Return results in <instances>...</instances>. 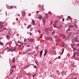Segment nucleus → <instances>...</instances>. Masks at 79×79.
<instances>
[{
    "label": "nucleus",
    "instance_id": "nucleus-1",
    "mask_svg": "<svg viewBox=\"0 0 79 79\" xmlns=\"http://www.w3.org/2000/svg\"><path fill=\"white\" fill-rule=\"evenodd\" d=\"M49 16L48 15L47 13H46L45 15H44V17L45 19H48V18Z\"/></svg>",
    "mask_w": 79,
    "mask_h": 79
},
{
    "label": "nucleus",
    "instance_id": "nucleus-2",
    "mask_svg": "<svg viewBox=\"0 0 79 79\" xmlns=\"http://www.w3.org/2000/svg\"><path fill=\"white\" fill-rule=\"evenodd\" d=\"M73 27H74V26L72 25H69L68 26V27H69V29H68V30L69 31H70L71 30V29H70V28H73Z\"/></svg>",
    "mask_w": 79,
    "mask_h": 79
},
{
    "label": "nucleus",
    "instance_id": "nucleus-3",
    "mask_svg": "<svg viewBox=\"0 0 79 79\" xmlns=\"http://www.w3.org/2000/svg\"><path fill=\"white\" fill-rule=\"evenodd\" d=\"M11 35V34H10V32H8V34L6 35V37L7 39H10V36Z\"/></svg>",
    "mask_w": 79,
    "mask_h": 79
},
{
    "label": "nucleus",
    "instance_id": "nucleus-4",
    "mask_svg": "<svg viewBox=\"0 0 79 79\" xmlns=\"http://www.w3.org/2000/svg\"><path fill=\"white\" fill-rule=\"evenodd\" d=\"M46 40H52V38L51 37H48L45 38Z\"/></svg>",
    "mask_w": 79,
    "mask_h": 79
},
{
    "label": "nucleus",
    "instance_id": "nucleus-5",
    "mask_svg": "<svg viewBox=\"0 0 79 79\" xmlns=\"http://www.w3.org/2000/svg\"><path fill=\"white\" fill-rule=\"evenodd\" d=\"M59 35H60V36L62 37L63 39H64L65 38V35H63V34H62V33H60Z\"/></svg>",
    "mask_w": 79,
    "mask_h": 79
},
{
    "label": "nucleus",
    "instance_id": "nucleus-6",
    "mask_svg": "<svg viewBox=\"0 0 79 79\" xmlns=\"http://www.w3.org/2000/svg\"><path fill=\"white\" fill-rule=\"evenodd\" d=\"M44 52H45V53L44 55V56H45L46 55H47V52H48V51L46 49L45 50Z\"/></svg>",
    "mask_w": 79,
    "mask_h": 79
},
{
    "label": "nucleus",
    "instance_id": "nucleus-7",
    "mask_svg": "<svg viewBox=\"0 0 79 79\" xmlns=\"http://www.w3.org/2000/svg\"><path fill=\"white\" fill-rule=\"evenodd\" d=\"M28 41L29 42H33V41H34V40H33V39H32V38H31V39H28Z\"/></svg>",
    "mask_w": 79,
    "mask_h": 79
},
{
    "label": "nucleus",
    "instance_id": "nucleus-8",
    "mask_svg": "<svg viewBox=\"0 0 79 79\" xmlns=\"http://www.w3.org/2000/svg\"><path fill=\"white\" fill-rule=\"evenodd\" d=\"M75 42H79V39L77 37L76 38H75Z\"/></svg>",
    "mask_w": 79,
    "mask_h": 79
},
{
    "label": "nucleus",
    "instance_id": "nucleus-9",
    "mask_svg": "<svg viewBox=\"0 0 79 79\" xmlns=\"http://www.w3.org/2000/svg\"><path fill=\"white\" fill-rule=\"evenodd\" d=\"M56 46H57L58 45V44H59L60 41L59 40H56Z\"/></svg>",
    "mask_w": 79,
    "mask_h": 79
},
{
    "label": "nucleus",
    "instance_id": "nucleus-10",
    "mask_svg": "<svg viewBox=\"0 0 79 79\" xmlns=\"http://www.w3.org/2000/svg\"><path fill=\"white\" fill-rule=\"evenodd\" d=\"M43 53V51H41L40 52V57L42 58V53Z\"/></svg>",
    "mask_w": 79,
    "mask_h": 79
},
{
    "label": "nucleus",
    "instance_id": "nucleus-11",
    "mask_svg": "<svg viewBox=\"0 0 79 79\" xmlns=\"http://www.w3.org/2000/svg\"><path fill=\"white\" fill-rule=\"evenodd\" d=\"M48 28L47 27L45 28L44 29V31L45 32H47V31H48Z\"/></svg>",
    "mask_w": 79,
    "mask_h": 79
},
{
    "label": "nucleus",
    "instance_id": "nucleus-12",
    "mask_svg": "<svg viewBox=\"0 0 79 79\" xmlns=\"http://www.w3.org/2000/svg\"><path fill=\"white\" fill-rule=\"evenodd\" d=\"M76 52H74L73 55V58H75V57H76Z\"/></svg>",
    "mask_w": 79,
    "mask_h": 79
},
{
    "label": "nucleus",
    "instance_id": "nucleus-13",
    "mask_svg": "<svg viewBox=\"0 0 79 79\" xmlns=\"http://www.w3.org/2000/svg\"><path fill=\"white\" fill-rule=\"evenodd\" d=\"M22 15H23V16H25L26 15V14H25V12H23L22 13Z\"/></svg>",
    "mask_w": 79,
    "mask_h": 79
},
{
    "label": "nucleus",
    "instance_id": "nucleus-14",
    "mask_svg": "<svg viewBox=\"0 0 79 79\" xmlns=\"http://www.w3.org/2000/svg\"><path fill=\"white\" fill-rule=\"evenodd\" d=\"M12 61L13 62V63H15V58L14 57L13 58V59H12Z\"/></svg>",
    "mask_w": 79,
    "mask_h": 79
},
{
    "label": "nucleus",
    "instance_id": "nucleus-15",
    "mask_svg": "<svg viewBox=\"0 0 79 79\" xmlns=\"http://www.w3.org/2000/svg\"><path fill=\"white\" fill-rule=\"evenodd\" d=\"M15 44H16V46H18V47H21V44H17V43H15Z\"/></svg>",
    "mask_w": 79,
    "mask_h": 79
},
{
    "label": "nucleus",
    "instance_id": "nucleus-16",
    "mask_svg": "<svg viewBox=\"0 0 79 79\" xmlns=\"http://www.w3.org/2000/svg\"><path fill=\"white\" fill-rule=\"evenodd\" d=\"M42 18V15H40L38 19H41Z\"/></svg>",
    "mask_w": 79,
    "mask_h": 79
},
{
    "label": "nucleus",
    "instance_id": "nucleus-17",
    "mask_svg": "<svg viewBox=\"0 0 79 79\" xmlns=\"http://www.w3.org/2000/svg\"><path fill=\"white\" fill-rule=\"evenodd\" d=\"M76 55L77 56H79V52H76Z\"/></svg>",
    "mask_w": 79,
    "mask_h": 79
},
{
    "label": "nucleus",
    "instance_id": "nucleus-18",
    "mask_svg": "<svg viewBox=\"0 0 79 79\" xmlns=\"http://www.w3.org/2000/svg\"><path fill=\"white\" fill-rule=\"evenodd\" d=\"M35 23V21L34 20H32V24L33 25H34V23Z\"/></svg>",
    "mask_w": 79,
    "mask_h": 79
},
{
    "label": "nucleus",
    "instance_id": "nucleus-19",
    "mask_svg": "<svg viewBox=\"0 0 79 79\" xmlns=\"http://www.w3.org/2000/svg\"><path fill=\"white\" fill-rule=\"evenodd\" d=\"M54 38H55V39H56L57 37H58V35H56L54 36H53Z\"/></svg>",
    "mask_w": 79,
    "mask_h": 79
},
{
    "label": "nucleus",
    "instance_id": "nucleus-20",
    "mask_svg": "<svg viewBox=\"0 0 79 79\" xmlns=\"http://www.w3.org/2000/svg\"><path fill=\"white\" fill-rule=\"evenodd\" d=\"M55 34V31H54L52 33V35H54Z\"/></svg>",
    "mask_w": 79,
    "mask_h": 79
},
{
    "label": "nucleus",
    "instance_id": "nucleus-21",
    "mask_svg": "<svg viewBox=\"0 0 79 79\" xmlns=\"http://www.w3.org/2000/svg\"><path fill=\"white\" fill-rule=\"evenodd\" d=\"M56 72H57V73L58 74V75L60 76V72H58V71H56Z\"/></svg>",
    "mask_w": 79,
    "mask_h": 79
},
{
    "label": "nucleus",
    "instance_id": "nucleus-22",
    "mask_svg": "<svg viewBox=\"0 0 79 79\" xmlns=\"http://www.w3.org/2000/svg\"><path fill=\"white\" fill-rule=\"evenodd\" d=\"M16 48H15L12 49V50H11V52H13L15 51V50Z\"/></svg>",
    "mask_w": 79,
    "mask_h": 79
},
{
    "label": "nucleus",
    "instance_id": "nucleus-23",
    "mask_svg": "<svg viewBox=\"0 0 79 79\" xmlns=\"http://www.w3.org/2000/svg\"><path fill=\"white\" fill-rule=\"evenodd\" d=\"M64 48H62V53L60 54V55H63V52H64Z\"/></svg>",
    "mask_w": 79,
    "mask_h": 79
},
{
    "label": "nucleus",
    "instance_id": "nucleus-24",
    "mask_svg": "<svg viewBox=\"0 0 79 79\" xmlns=\"http://www.w3.org/2000/svg\"><path fill=\"white\" fill-rule=\"evenodd\" d=\"M43 21L44 23H45V19H44L43 18Z\"/></svg>",
    "mask_w": 79,
    "mask_h": 79
},
{
    "label": "nucleus",
    "instance_id": "nucleus-25",
    "mask_svg": "<svg viewBox=\"0 0 79 79\" xmlns=\"http://www.w3.org/2000/svg\"><path fill=\"white\" fill-rule=\"evenodd\" d=\"M58 22V21H55L54 22V23L55 24H56Z\"/></svg>",
    "mask_w": 79,
    "mask_h": 79
},
{
    "label": "nucleus",
    "instance_id": "nucleus-26",
    "mask_svg": "<svg viewBox=\"0 0 79 79\" xmlns=\"http://www.w3.org/2000/svg\"><path fill=\"white\" fill-rule=\"evenodd\" d=\"M12 69H15V65H14L13 66H12Z\"/></svg>",
    "mask_w": 79,
    "mask_h": 79
},
{
    "label": "nucleus",
    "instance_id": "nucleus-27",
    "mask_svg": "<svg viewBox=\"0 0 79 79\" xmlns=\"http://www.w3.org/2000/svg\"><path fill=\"white\" fill-rule=\"evenodd\" d=\"M3 44V43H2V42H0V45H2Z\"/></svg>",
    "mask_w": 79,
    "mask_h": 79
},
{
    "label": "nucleus",
    "instance_id": "nucleus-28",
    "mask_svg": "<svg viewBox=\"0 0 79 79\" xmlns=\"http://www.w3.org/2000/svg\"><path fill=\"white\" fill-rule=\"evenodd\" d=\"M28 53L29 55H33V53H32L31 52H29Z\"/></svg>",
    "mask_w": 79,
    "mask_h": 79
},
{
    "label": "nucleus",
    "instance_id": "nucleus-29",
    "mask_svg": "<svg viewBox=\"0 0 79 79\" xmlns=\"http://www.w3.org/2000/svg\"><path fill=\"white\" fill-rule=\"evenodd\" d=\"M31 27V25H28V28H30V27Z\"/></svg>",
    "mask_w": 79,
    "mask_h": 79
},
{
    "label": "nucleus",
    "instance_id": "nucleus-30",
    "mask_svg": "<svg viewBox=\"0 0 79 79\" xmlns=\"http://www.w3.org/2000/svg\"><path fill=\"white\" fill-rule=\"evenodd\" d=\"M8 29V28L6 27L5 28H4V29L3 30V31H4V30H5V29H6V30Z\"/></svg>",
    "mask_w": 79,
    "mask_h": 79
},
{
    "label": "nucleus",
    "instance_id": "nucleus-31",
    "mask_svg": "<svg viewBox=\"0 0 79 79\" xmlns=\"http://www.w3.org/2000/svg\"><path fill=\"white\" fill-rule=\"evenodd\" d=\"M35 63L37 64V66H39V64L37 63V62L36 61H35Z\"/></svg>",
    "mask_w": 79,
    "mask_h": 79
},
{
    "label": "nucleus",
    "instance_id": "nucleus-32",
    "mask_svg": "<svg viewBox=\"0 0 79 79\" xmlns=\"http://www.w3.org/2000/svg\"><path fill=\"white\" fill-rule=\"evenodd\" d=\"M76 46H77V47H79V44H76Z\"/></svg>",
    "mask_w": 79,
    "mask_h": 79
},
{
    "label": "nucleus",
    "instance_id": "nucleus-33",
    "mask_svg": "<svg viewBox=\"0 0 79 79\" xmlns=\"http://www.w3.org/2000/svg\"><path fill=\"white\" fill-rule=\"evenodd\" d=\"M23 73H25V74H26V71H23Z\"/></svg>",
    "mask_w": 79,
    "mask_h": 79
},
{
    "label": "nucleus",
    "instance_id": "nucleus-34",
    "mask_svg": "<svg viewBox=\"0 0 79 79\" xmlns=\"http://www.w3.org/2000/svg\"><path fill=\"white\" fill-rule=\"evenodd\" d=\"M64 73H65L63 71L62 72L61 74H64Z\"/></svg>",
    "mask_w": 79,
    "mask_h": 79
},
{
    "label": "nucleus",
    "instance_id": "nucleus-35",
    "mask_svg": "<svg viewBox=\"0 0 79 79\" xmlns=\"http://www.w3.org/2000/svg\"><path fill=\"white\" fill-rule=\"evenodd\" d=\"M18 44H21V42H20L19 40H18Z\"/></svg>",
    "mask_w": 79,
    "mask_h": 79
},
{
    "label": "nucleus",
    "instance_id": "nucleus-36",
    "mask_svg": "<svg viewBox=\"0 0 79 79\" xmlns=\"http://www.w3.org/2000/svg\"><path fill=\"white\" fill-rule=\"evenodd\" d=\"M31 73H28L27 74V75H31Z\"/></svg>",
    "mask_w": 79,
    "mask_h": 79
},
{
    "label": "nucleus",
    "instance_id": "nucleus-37",
    "mask_svg": "<svg viewBox=\"0 0 79 79\" xmlns=\"http://www.w3.org/2000/svg\"><path fill=\"white\" fill-rule=\"evenodd\" d=\"M27 40H26V39H25L24 40V42H26Z\"/></svg>",
    "mask_w": 79,
    "mask_h": 79
},
{
    "label": "nucleus",
    "instance_id": "nucleus-38",
    "mask_svg": "<svg viewBox=\"0 0 79 79\" xmlns=\"http://www.w3.org/2000/svg\"><path fill=\"white\" fill-rule=\"evenodd\" d=\"M0 23L1 24H4V22H0Z\"/></svg>",
    "mask_w": 79,
    "mask_h": 79
},
{
    "label": "nucleus",
    "instance_id": "nucleus-39",
    "mask_svg": "<svg viewBox=\"0 0 79 79\" xmlns=\"http://www.w3.org/2000/svg\"><path fill=\"white\" fill-rule=\"evenodd\" d=\"M36 74H35V75H34L32 76L33 77H34V76H35V75H36Z\"/></svg>",
    "mask_w": 79,
    "mask_h": 79
},
{
    "label": "nucleus",
    "instance_id": "nucleus-40",
    "mask_svg": "<svg viewBox=\"0 0 79 79\" xmlns=\"http://www.w3.org/2000/svg\"><path fill=\"white\" fill-rule=\"evenodd\" d=\"M2 27H2V26L1 27H0V29H2Z\"/></svg>",
    "mask_w": 79,
    "mask_h": 79
},
{
    "label": "nucleus",
    "instance_id": "nucleus-41",
    "mask_svg": "<svg viewBox=\"0 0 79 79\" xmlns=\"http://www.w3.org/2000/svg\"><path fill=\"white\" fill-rule=\"evenodd\" d=\"M38 49H39V47L38 46L37 48V51L38 50Z\"/></svg>",
    "mask_w": 79,
    "mask_h": 79
},
{
    "label": "nucleus",
    "instance_id": "nucleus-42",
    "mask_svg": "<svg viewBox=\"0 0 79 79\" xmlns=\"http://www.w3.org/2000/svg\"><path fill=\"white\" fill-rule=\"evenodd\" d=\"M27 67H29V66H27L26 67H25L24 68L25 69V68H27Z\"/></svg>",
    "mask_w": 79,
    "mask_h": 79
},
{
    "label": "nucleus",
    "instance_id": "nucleus-43",
    "mask_svg": "<svg viewBox=\"0 0 79 79\" xmlns=\"http://www.w3.org/2000/svg\"><path fill=\"white\" fill-rule=\"evenodd\" d=\"M74 50H76V48L75 47L74 48Z\"/></svg>",
    "mask_w": 79,
    "mask_h": 79
},
{
    "label": "nucleus",
    "instance_id": "nucleus-44",
    "mask_svg": "<svg viewBox=\"0 0 79 79\" xmlns=\"http://www.w3.org/2000/svg\"><path fill=\"white\" fill-rule=\"evenodd\" d=\"M68 17L69 19H70V18H71V17H70V16H68Z\"/></svg>",
    "mask_w": 79,
    "mask_h": 79
},
{
    "label": "nucleus",
    "instance_id": "nucleus-45",
    "mask_svg": "<svg viewBox=\"0 0 79 79\" xmlns=\"http://www.w3.org/2000/svg\"><path fill=\"white\" fill-rule=\"evenodd\" d=\"M38 32H39V33H40V30H38Z\"/></svg>",
    "mask_w": 79,
    "mask_h": 79
},
{
    "label": "nucleus",
    "instance_id": "nucleus-46",
    "mask_svg": "<svg viewBox=\"0 0 79 79\" xmlns=\"http://www.w3.org/2000/svg\"><path fill=\"white\" fill-rule=\"evenodd\" d=\"M39 13V11H37L36 13H37V14L38 13Z\"/></svg>",
    "mask_w": 79,
    "mask_h": 79
},
{
    "label": "nucleus",
    "instance_id": "nucleus-47",
    "mask_svg": "<svg viewBox=\"0 0 79 79\" xmlns=\"http://www.w3.org/2000/svg\"><path fill=\"white\" fill-rule=\"evenodd\" d=\"M54 27H55V28H56V27H56V26H55V25H54Z\"/></svg>",
    "mask_w": 79,
    "mask_h": 79
},
{
    "label": "nucleus",
    "instance_id": "nucleus-48",
    "mask_svg": "<svg viewBox=\"0 0 79 79\" xmlns=\"http://www.w3.org/2000/svg\"><path fill=\"white\" fill-rule=\"evenodd\" d=\"M58 58L59 59H60V58H61V56H59V57H58Z\"/></svg>",
    "mask_w": 79,
    "mask_h": 79
},
{
    "label": "nucleus",
    "instance_id": "nucleus-49",
    "mask_svg": "<svg viewBox=\"0 0 79 79\" xmlns=\"http://www.w3.org/2000/svg\"><path fill=\"white\" fill-rule=\"evenodd\" d=\"M18 16H19V17H20V15L19 14H18Z\"/></svg>",
    "mask_w": 79,
    "mask_h": 79
},
{
    "label": "nucleus",
    "instance_id": "nucleus-50",
    "mask_svg": "<svg viewBox=\"0 0 79 79\" xmlns=\"http://www.w3.org/2000/svg\"><path fill=\"white\" fill-rule=\"evenodd\" d=\"M3 30H0V32H2Z\"/></svg>",
    "mask_w": 79,
    "mask_h": 79
},
{
    "label": "nucleus",
    "instance_id": "nucleus-51",
    "mask_svg": "<svg viewBox=\"0 0 79 79\" xmlns=\"http://www.w3.org/2000/svg\"><path fill=\"white\" fill-rule=\"evenodd\" d=\"M10 8H13V6H10Z\"/></svg>",
    "mask_w": 79,
    "mask_h": 79
},
{
    "label": "nucleus",
    "instance_id": "nucleus-52",
    "mask_svg": "<svg viewBox=\"0 0 79 79\" xmlns=\"http://www.w3.org/2000/svg\"><path fill=\"white\" fill-rule=\"evenodd\" d=\"M34 68H37V67H36L35 66H34Z\"/></svg>",
    "mask_w": 79,
    "mask_h": 79
},
{
    "label": "nucleus",
    "instance_id": "nucleus-53",
    "mask_svg": "<svg viewBox=\"0 0 79 79\" xmlns=\"http://www.w3.org/2000/svg\"><path fill=\"white\" fill-rule=\"evenodd\" d=\"M13 71H14V70H13V69L12 70L11 72L13 73Z\"/></svg>",
    "mask_w": 79,
    "mask_h": 79
},
{
    "label": "nucleus",
    "instance_id": "nucleus-54",
    "mask_svg": "<svg viewBox=\"0 0 79 79\" xmlns=\"http://www.w3.org/2000/svg\"><path fill=\"white\" fill-rule=\"evenodd\" d=\"M30 35H32V33L30 32Z\"/></svg>",
    "mask_w": 79,
    "mask_h": 79
},
{
    "label": "nucleus",
    "instance_id": "nucleus-55",
    "mask_svg": "<svg viewBox=\"0 0 79 79\" xmlns=\"http://www.w3.org/2000/svg\"><path fill=\"white\" fill-rule=\"evenodd\" d=\"M8 44H9V43H7V44H6L5 45H8Z\"/></svg>",
    "mask_w": 79,
    "mask_h": 79
},
{
    "label": "nucleus",
    "instance_id": "nucleus-56",
    "mask_svg": "<svg viewBox=\"0 0 79 79\" xmlns=\"http://www.w3.org/2000/svg\"><path fill=\"white\" fill-rule=\"evenodd\" d=\"M46 32L47 34H48V33H49V32H48V31H47Z\"/></svg>",
    "mask_w": 79,
    "mask_h": 79
},
{
    "label": "nucleus",
    "instance_id": "nucleus-57",
    "mask_svg": "<svg viewBox=\"0 0 79 79\" xmlns=\"http://www.w3.org/2000/svg\"><path fill=\"white\" fill-rule=\"evenodd\" d=\"M27 47H30V45H28L27 46Z\"/></svg>",
    "mask_w": 79,
    "mask_h": 79
},
{
    "label": "nucleus",
    "instance_id": "nucleus-58",
    "mask_svg": "<svg viewBox=\"0 0 79 79\" xmlns=\"http://www.w3.org/2000/svg\"><path fill=\"white\" fill-rule=\"evenodd\" d=\"M8 48V47H7V48H6L5 49V50H6Z\"/></svg>",
    "mask_w": 79,
    "mask_h": 79
},
{
    "label": "nucleus",
    "instance_id": "nucleus-59",
    "mask_svg": "<svg viewBox=\"0 0 79 79\" xmlns=\"http://www.w3.org/2000/svg\"><path fill=\"white\" fill-rule=\"evenodd\" d=\"M74 79H77V78H76V77H75L74 78Z\"/></svg>",
    "mask_w": 79,
    "mask_h": 79
},
{
    "label": "nucleus",
    "instance_id": "nucleus-60",
    "mask_svg": "<svg viewBox=\"0 0 79 79\" xmlns=\"http://www.w3.org/2000/svg\"><path fill=\"white\" fill-rule=\"evenodd\" d=\"M69 19V18H67V21H68V20Z\"/></svg>",
    "mask_w": 79,
    "mask_h": 79
},
{
    "label": "nucleus",
    "instance_id": "nucleus-61",
    "mask_svg": "<svg viewBox=\"0 0 79 79\" xmlns=\"http://www.w3.org/2000/svg\"><path fill=\"white\" fill-rule=\"evenodd\" d=\"M12 74V72L10 73V74Z\"/></svg>",
    "mask_w": 79,
    "mask_h": 79
},
{
    "label": "nucleus",
    "instance_id": "nucleus-62",
    "mask_svg": "<svg viewBox=\"0 0 79 79\" xmlns=\"http://www.w3.org/2000/svg\"><path fill=\"white\" fill-rule=\"evenodd\" d=\"M42 8H43L44 7V5H42Z\"/></svg>",
    "mask_w": 79,
    "mask_h": 79
},
{
    "label": "nucleus",
    "instance_id": "nucleus-63",
    "mask_svg": "<svg viewBox=\"0 0 79 79\" xmlns=\"http://www.w3.org/2000/svg\"><path fill=\"white\" fill-rule=\"evenodd\" d=\"M62 47H64V45H62Z\"/></svg>",
    "mask_w": 79,
    "mask_h": 79
},
{
    "label": "nucleus",
    "instance_id": "nucleus-64",
    "mask_svg": "<svg viewBox=\"0 0 79 79\" xmlns=\"http://www.w3.org/2000/svg\"><path fill=\"white\" fill-rule=\"evenodd\" d=\"M62 20H63V21H64V19H63Z\"/></svg>",
    "mask_w": 79,
    "mask_h": 79
}]
</instances>
